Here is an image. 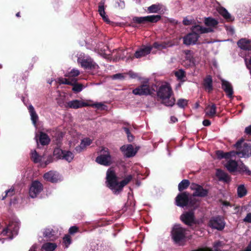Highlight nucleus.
Here are the masks:
<instances>
[{
    "mask_svg": "<svg viewBox=\"0 0 251 251\" xmlns=\"http://www.w3.org/2000/svg\"><path fill=\"white\" fill-rule=\"evenodd\" d=\"M234 147L236 149L235 151H231L228 152L224 153L221 151H217V157H236L238 155L241 157L247 156V157L251 156V145L249 144L244 143V139L241 138L234 145Z\"/></svg>",
    "mask_w": 251,
    "mask_h": 251,
    "instance_id": "f257e3e1",
    "label": "nucleus"
},
{
    "mask_svg": "<svg viewBox=\"0 0 251 251\" xmlns=\"http://www.w3.org/2000/svg\"><path fill=\"white\" fill-rule=\"evenodd\" d=\"M132 178V176L128 175L124 180L118 182L114 172L111 169H108L107 171V185L116 194H119L122 190L123 188L127 184Z\"/></svg>",
    "mask_w": 251,
    "mask_h": 251,
    "instance_id": "f03ea898",
    "label": "nucleus"
},
{
    "mask_svg": "<svg viewBox=\"0 0 251 251\" xmlns=\"http://www.w3.org/2000/svg\"><path fill=\"white\" fill-rule=\"evenodd\" d=\"M173 92L171 86L162 85L157 91V96L162 100V103L167 106H173L176 101L174 97H172Z\"/></svg>",
    "mask_w": 251,
    "mask_h": 251,
    "instance_id": "7ed1b4c3",
    "label": "nucleus"
},
{
    "mask_svg": "<svg viewBox=\"0 0 251 251\" xmlns=\"http://www.w3.org/2000/svg\"><path fill=\"white\" fill-rule=\"evenodd\" d=\"M226 159L224 166L229 172H238L247 175H251V171L240 160H235L231 158H226Z\"/></svg>",
    "mask_w": 251,
    "mask_h": 251,
    "instance_id": "20e7f679",
    "label": "nucleus"
},
{
    "mask_svg": "<svg viewBox=\"0 0 251 251\" xmlns=\"http://www.w3.org/2000/svg\"><path fill=\"white\" fill-rule=\"evenodd\" d=\"M196 201L192 198H189V194L186 192L180 193L176 198V204L180 207H184L189 205L194 206L195 205Z\"/></svg>",
    "mask_w": 251,
    "mask_h": 251,
    "instance_id": "39448f33",
    "label": "nucleus"
},
{
    "mask_svg": "<svg viewBox=\"0 0 251 251\" xmlns=\"http://www.w3.org/2000/svg\"><path fill=\"white\" fill-rule=\"evenodd\" d=\"M19 228V224L16 222H11L3 229L1 232L2 236H7V238L12 239L14 236L17 234Z\"/></svg>",
    "mask_w": 251,
    "mask_h": 251,
    "instance_id": "423d86ee",
    "label": "nucleus"
},
{
    "mask_svg": "<svg viewBox=\"0 0 251 251\" xmlns=\"http://www.w3.org/2000/svg\"><path fill=\"white\" fill-rule=\"evenodd\" d=\"M161 19V16L159 15H152L145 17H135L133 18L134 23L139 24H145L146 23H156Z\"/></svg>",
    "mask_w": 251,
    "mask_h": 251,
    "instance_id": "0eeeda50",
    "label": "nucleus"
},
{
    "mask_svg": "<svg viewBox=\"0 0 251 251\" xmlns=\"http://www.w3.org/2000/svg\"><path fill=\"white\" fill-rule=\"evenodd\" d=\"M172 236L176 243L182 241L185 237V230L179 225H175L172 231Z\"/></svg>",
    "mask_w": 251,
    "mask_h": 251,
    "instance_id": "6e6552de",
    "label": "nucleus"
},
{
    "mask_svg": "<svg viewBox=\"0 0 251 251\" xmlns=\"http://www.w3.org/2000/svg\"><path fill=\"white\" fill-rule=\"evenodd\" d=\"M132 93L135 95L148 96L151 94V87L147 82H144L133 89Z\"/></svg>",
    "mask_w": 251,
    "mask_h": 251,
    "instance_id": "1a4fd4ad",
    "label": "nucleus"
},
{
    "mask_svg": "<svg viewBox=\"0 0 251 251\" xmlns=\"http://www.w3.org/2000/svg\"><path fill=\"white\" fill-rule=\"evenodd\" d=\"M43 190V185L42 183L37 181H33L29 188V194L30 197L34 198L36 197L41 191Z\"/></svg>",
    "mask_w": 251,
    "mask_h": 251,
    "instance_id": "9d476101",
    "label": "nucleus"
},
{
    "mask_svg": "<svg viewBox=\"0 0 251 251\" xmlns=\"http://www.w3.org/2000/svg\"><path fill=\"white\" fill-rule=\"evenodd\" d=\"M209 226L212 228L220 230L224 228L225 223L223 218L216 217L211 219L209 223Z\"/></svg>",
    "mask_w": 251,
    "mask_h": 251,
    "instance_id": "9b49d317",
    "label": "nucleus"
},
{
    "mask_svg": "<svg viewBox=\"0 0 251 251\" xmlns=\"http://www.w3.org/2000/svg\"><path fill=\"white\" fill-rule=\"evenodd\" d=\"M43 177L45 180L52 183H56L62 180V177L57 172L53 171H50L45 173Z\"/></svg>",
    "mask_w": 251,
    "mask_h": 251,
    "instance_id": "f8f14e48",
    "label": "nucleus"
},
{
    "mask_svg": "<svg viewBox=\"0 0 251 251\" xmlns=\"http://www.w3.org/2000/svg\"><path fill=\"white\" fill-rule=\"evenodd\" d=\"M120 150L125 155V157H133L137 153L138 149L134 148L133 145H126L120 148Z\"/></svg>",
    "mask_w": 251,
    "mask_h": 251,
    "instance_id": "ddd939ff",
    "label": "nucleus"
},
{
    "mask_svg": "<svg viewBox=\"0 0 251 251\" xmlns=\"http://www.w3.org/2000/svg\"><path fill=\"white\" fill-rule=\"evenodd\" d=\"M200 37V35L191 32L183 37V43L187 46L195 45Z\"/></svg>",
    "mask_w": 251,
    "mask_h": 251,
    "instance_id": "4468645a",
    "label": "nucleus"
},
{
    "mask_svg": "<svg viewBox=\"0 0 251 251\" xmlns=\"http://www.w3.org/2000/svg\"><path fill=\"white\" fill-rule=\"evenodd\" d=\"M152 49L151 46H142L135 52L133 57L140 58L145 56L151 53Z\"/></svg>",
    "mask_w": 251,
    "mask_h": 251,
    "instance_id": "2eb2a0df",
    "label": "nucleus"
},
{
    "mask_svg": "<svg viewBox=\"0 0 251 251\" xmlns=\"http://www.w3.org/2000/svg\"><path fill=\"white\" fill-rule=\"evenodd\" d=\"M43 236L50 240L54 241L58 238L57 231L51 227H46L42 231Z\"/></svg>",
    "mask_w": 251,
    "mask_h": 251,
    "instance_id": "dca6fc26",
    "label": "nucleus"
},
{
    "mask_svg": "<svg viewBox=\"0 0 251 251\" xmlns=\"http://www.w3.org/2000/svg\"><path fill=\"white\" fill-rule=\"evenodd\" d=\"M190 188L195 191L193 193L194 196L204 197L207 194V191L203 189L201 186L197 184L193 183L191 185Z\"/></svg>",
    "mask_w": 251,
    "mask_h": 251,
    "instance_id": "f3484780",
    "label": "nucleus"
},
{
    "mask_svg": "<svg viewBox=\"0 0 251 251\" xmlns=\"http://www.w3.org/2000/svg\"><path fill=\"white\" fill-rule=\"evenodd\" d=\"M78 62L80 63L81 67L85 69H95L97 66L91 59H78Z\"/></svg>",
    "mask_w": 251,
    "mask_h": 251,
    "instance_id": "a211bd4d",
    "label": "nucleus"
},
{
    "mask_svg": "<svg viewBox=\"0 0 251 251\" xmlns=\"http://www.w3.org/2000/svg\"><path fill=\"white\" fill-rule=\"evenodd\" d=\"M241 49L244 50H251V40L247 38H241L237 43Z\"/></svg>",
    "mask_w": 251,
    "mask_h": 251,
    "instance_id": "6ab92c4d",
    "label": "nucleus"
},
{
    "mask_svg": "<svg viewBox=\"0 0 251 251\" xmlns=\"http://www.w3.org/2000/svg\"><path fill=\"white\" fill-rule=\"evenodd\" d=\"M222 88L224 90L228 98H230L233 97V88L231 84L228 81L225 80H222Z\"/></svg>",
    "mask_w": 251,
    "mask_h": 251,
    "instance_id": "aec40b11",
    "label": "nucleus"
},
{
    "mask_svg": "<svg viewBox=\"0 0 251 251\" xmlns=\"http://www.w3.org/2000/svg\"><path fill=\"white\" fill-rule=\"evenodd\" d=\"M180 218L185 224L190 225L194 222V212L193 211L185 212L181 216Z\"/></svg>",
    "mask_w": 251,
    "mask_h": 251,
    "instance_id": "412c9836",
    "label": "nucleus"
},
{
    "mask_svg": "<svg viewBox=\"0 0 251 251\" xmlns=\"http://www.w3.org/2000/svg\"><path fill=\"white\" fill-rule=\"evenodd\" d=\"M33 162L37 164L38 166L45 168L53 161L51 158H32Z\"/></svg>",
    "mask_w": 251,
    "mask_h": 251,
    "instance_id": "4be33fe9",
    "label": "nucleus"
},
{
    "mask_svg": "<svg viewBox=\"0 0 251 251\" xmlns=\"http://www.w3.org/2000/svg\"><path fill=\"white\" fill-rule=\"evenodd\" d=\"M202 85L205 90L209 93L213 90V80L210 75H207L204 78Z\"/></svg>",
    "mask_w": 251,
    "mask_h": 251,
    "instance_id": "5701e85b",
    "label": "nucleus"
},
{
    "mask_svg": "<svg viewBox=\"0 0 251 251\" xmlns=\"http://www.w3.org/2000/svg\"><path fill=\"white\" fill-rule=\"evenodd\" d=\"M92 143V140L90 138L86 137L81 140L80 144L79 146L75 148L76 152H79L82 151L86 147L90 146Z\"/></svg>",
    "mask_w": 251,
    "mask_h": 251,
    "instance_id": "b1692460",
    "label": "nucleus"
},
{
    "mask_svg": "<svg viewBox=\"0 0 251 251\" xmlns=\"http://www.w3.org/2000/svg\"><path fill=\"white\" fill-rule=\"evenodd\" d=\"M72 155L71 151L63 150L60 147L54 149L53 155L55 157H70Z\"/></svg>",
    "mask_w": 251,
    "mask_h": 251,
    "instance_id": "393cba45",
    "label": "nucleus"
},
{
    "mask_svg": "<svg viewBox=\"0 0 251 251\" xmlns=\"http://www.w3.org/2000/svg\"><path fill=\"white\" fill-rule=\"evenodd\" d=\"M217 107L215 104L212 103L208 105L205 108V114L209 117L212 118L215 116Z\"/></svg>",
    "mask_w": 251,
    "mask_h": 251,
    "instance_id": "a878e982",
    "label": "nucleus"
},
{
    "mask_svg": "<svg viewBox=\"0 0 251 251\" xmlns=\"http://www.w3.org/2000/svg\"><path fill=\"white\" fill-rule=\"evenodd\" d=\"M38 141L42 146H46L50 144V139L47 133L41 131L39 134Z\"/></svg>",
    "mask_w": 251,
    "mask_h": 251,
    "instance_id": "bb28decb",
    "label": "nucleus"
},
{
    "mask_svg": "<svg viewBox=\"0 0 251 251\" xmlns=\"http://www.w3.org/2000/svg\"><path fill=\"white\" fill-rule=\"evenodd\" d=\"M216 176L220 181L228 182L230 179V177L226 173L220 169L217 170Z\"/></svg>",
    "mask_w": 251,
    "mask_h": 251,
    "instance_id": "cd10ccee",
    "label": "nucleus"
},
{
    "mask_svg": "<svg viewBox=\"0 0 251 251\" xmlns=\"http://www.w3.org/2000/svg\"><path fill=\"white\" fill-rule=\"evenodd\" d=\"M71 86H73L72 91L75 93L81 92L83 88V85L82 84L77 83V79L76 78L72 79Z\"/></svg>",
    "mask_w": 251,
    "mask_h": 251,
    "instance_id": "c85d7f7f",
    "label": "nucleus"
},
{
    "mask_svg": "<svg viewBox=\"0 0 251 251\" xmlns=\"http://www.w3.org/2000/svg\"><path fill=\"white\" fill-rule=\"evenodd\" d=\"M173 45V44H172L171 41L164 42L161 43L154 42L153 44V47L156 49L161 50L166 49L168 47H172Z\"/></svg>",
    "mask_w": 251,
    "mask_h": 251,
    "instance_id": "c756f323",
    "label": "nucleus"
},
{
    "mask_svg": "<svg viewBox=\"0 0 251 251\" xmlns=\"http://www.w3.org/2000/svg\"><path fill=\"white\" fill-rule=\"evenodd\" d=\"M28 110L31 116V120L34 125H36L38 120V116L34 109V107L32 105L28 106Z\"/></svg>",
    "mask_w": 251,
    "mask_h": 251,
    "instance_id": "7c9ffc66",
    "label": "nucleus"
},
{
    "mask_svg": "<svg viewBox=\"0 0 251 251\" xmlns=\"http://www.w3.org/2000/svg\"><path fill=\"white\" fill-rule=\"evenodd\" d=\"M95 161L103 166H109L113 163L112 158H96Z\"/></svg>",
    "mask_w": 251,
    "mask_h": 251,
    "instance_id": "2f4dec72",
    "label": "nucleus"
},
{
    "mask_svg": "<svg viewBox=\"0 0 251 251\" xmlns=\"http://www.w3.org/2000/svg\"><path fill=\"white\" fill-rule=\"evenodd\" d=\"M57 248V245L54 243L47 242L44 243L41 249L46 251H53Z\"/></svg>",
    "mask_w": 251,
    "mask_h": 251,
    "instance_id": "473e14b6",
    "label": "nucleus"
},
{
    "mask_svg": "<svg viewBox=\"0 0 251 251\" xmlns=\"http://www.w3.org/2000/svg\"><path fill=\"white\" fill-rule=\"evenodd\" d=\"M219 13L227 21H232L234 19V18H232L227 10L224 7H221L219 9Z\"/></svg>",
    "mask_w": 251,
    "mask_h": 251,
    "instance_id": "72a5a7b5",
    "label": "nucleus"
},
{
    "mask_svg": "<svg viewBox=\"0 0 251 251\" xmlns=\"http://www.w3.org/2000/svg\"><path fill=\"white\" fill-rule=\"evenodd\" d=\"M161 5L159 4H152L148 7L147 12L149 13H157L161 9Z\"/></svg>",
    "mask_w": 251,
    "mask_h": 251,
    "instance_id": "f704fd0d",
    "label": "nucleus"
},
{
    "mask_svg": "<svg viewBox=\"0 0 251 251\" xmlns=\"http://www.w3.org/2000/svg\"><path fill=\"white\" fill-rule=\"evenodd\" d=\"M98 153V157H111L108 149L104 147H100Z\"/></svg>",
    "mask_w": 251,
    "mask_h": 251,
    "instance_id": "c9c22d12",
    "label": "nucleus"
},
{
    "mask_svg": "<svg viewBox=\"0 0 251 251\" xmlns=\"http://www.w3.org/2000/svg\"><path fill=\"white\" fill-rule=\"evenodd\" d=\"M191 32L193 33L197 34L200 35L201 34L204 33V27L200 25H195L191 27Z\"/></svg>",
    "mask_w": 251,
    "mask_h": 251,
    "instance_id": "e433bc0d",
    "label": "nucleus"
},
{
    "mask_svg": "<svg viewBox=\"0 0 251 251\" xmlns=\"http://www.w3.org/2000/svg\"><path fill=\"white\" fill-rule=\"evenodd\" d=\"M204 24L207 26L214 27L218 24V22L214 18L208 17L205 18Z\"/></svg>",
    "mask_w": 251,
    "mask_h": 251,
    "instance_id": "4c0bfd02",
    "label": "nucleus"
},
{
    "mask_svg": "<svg viewBox=\"0 0 251 251\" xmlns=\"http://www.w3.org/2000/svg\"><path fill=\"white\" fill-rule=\"evenodd\" d=\"M68 106L70 108L77 109L81 108L80 101L77 100H73L68 102Z\"/></svg>",
    "mask_w": 251,
    "mask_h": 251,
    "instance_id": "58836bf2",
    "label": "nucleus"
},
{
    "mask_svg": "<svg viewBox=\"0 0 251 251\" xmlns=\"http://www.w3.org/2000/svg\"><path fill=\"white\" fill-rule=\"evenodd\" d=\"M175 76L177 79L180 81H184L183 78L186 77L185 72L182 69H179L175 73Z\"/></svg>",
    "mask_w": 251,
    "mask_h": 251,
    "instance_id": "ea45409f",
    "label": "nucleus"
},
{
    "mask_svg": "<svg viewBox=\"0 0 251 251\" xmlns=\"http://www.w3.org/2000/svg\"><path fill=\"white\" fill-rule=\"evenodd\" d=\"M190 182L187 179H183L178 184V190L181 191L183 190L186 189L189 185Z\"/></svg>",
    "mask_w": 251,
    "mask_h": 251,
    "instance_id": "a19ab883",
    "label": "nucleus"
},
{
    "mask_svg": "<svg viewBox=\"0 0 251 251\" xmlns=\"http://www.w3.org/2000/svg\"><path fill=\"white\" fill-rule=\"evenodd\" d=\"M247 194V190L243 185H241L237 188V194L239 197L241 198Z\"/></svg>",
    "mask_w": 251,
    "mask_h": 251,
    "instance_id": "79ce46f5",
    "label": "nucleus"
},
{
    "mask_svg": "<svg viewBox=\"0 0 251 251\" xmlns=\"http://www.w3.org/2000/svg\"><path fill=\"white\" fill-rule=\"evenodd\" d=\"M80 74L78 70L73 69L70 72L65 75V77L70 78H75L74 77L78 76Z\"/></svg>",
    "mask_w": 251,
    "mask_h": 251,
    "instance_id": "37998d69",
    "label": "nucleus"
},
{
    "mask_svg": "<svg viewBox=\"0 0 251 251\" xmlns=\"http://www.w3.org/2000/svg\"><path fill=\"white\" fill-rule=\"evenodd\" d=\"M72 78L69 77L68 78L59 77L58 78V82L59 84H67L71 85V84H72Z\"/></svg>",
    "mask_w": 251,
    "mask_h": 251,
    "instance_id": "c03bdc74",
    "label": "nucleus"
},
{
    "mask_svg": "<svg viewBox=\"0 0 251 251\" xmlns=\"http://www.w3.org/2000/svg\"><path fill=\"white\" fill-rule=\"evenodd\" d=\"M177 105L180 108H184L188 105V100L186 99H179L177 102Z\"/></svg>",
    "mask_w": 251,
    "mask_h": 251,
    "instance_id": "a18cd8bd",
    "label": "nucleus"
},
{
    "mask_svg": "<svg viewBox=\"0 0 251 251\" xmlns=\"http://www.w3.org/2000/svg\"><path fill=\"white\" fill-rule=\"evenodd\" d=\"M123 129L127 135L128 140L129 142H132L134 139V136L131 134L129 128L126 127H124Z\"/></svg>",
    "mask_w": 251,
    "mask_h": 251,
    "instance_id": "49530a36",
    "label": "nucleus"
},
{
    "mask_svg": "<svg viewBox=\"0 0 251 251\" xmlns=\"http://www.w3.org/2000/svg\"><path fill=\"white\" fill-rule=\"evenodd\" d=\"M213 247L215 251H222V249H223L224 247L221 242H217L214 244Z\"/></svg>",
    "mask_w": 251,
    "mask_h": 251,
    "instance_id": "de8ad7c7",
    "label": "nucleus"
},
{
    "mask_svg": "<svg viewBox=\"0 0 251 251\" xmlns=\"http://www.w3.org/2000/svg\"><path fill=\"white\" fill-rule=\"evenodd\" d=\"M104 1L101 0L99 3V9L98 11L100 15H101V13L104 14Z\"/></svg>",
    "mask_w": 251,
    "mask_h": 251,
    "instance_id": "09e8293b",
    "label": "nucleus"
},
{
    "mask_svg": "<svg viewBox=\"0 0 251 251\" xmlns=\"http://www.w3.org/2000/svg\"><path fill=\"white\" fill-rule=\"evenodd\" d=\"M15 193L14 189L13 187H11L9 190L5 191V195L4 196H3L2 198V200H4L6 197H10L13 196Z\"/></svg>",
    "mask_w": 251,
    "mask_h": 251,
    "instance_id": "8fccbe9b",
    "label": "nucleus"
},
{
    "mask_svg": "<svg viewBox=\"0 0 251 251\" xmlns=\"http://www.w3.org/2000/svg\"><path fill=\"white\" fill-rule=\"evenodd\" d=\"M63 242L66 245V247L68 248L71 243V237L69 235H65L63 238Z\"/></svg>",
    "mask_w": 251,
    "mask_h": 251,
    "instance_id": "3c124183",
    "label": "nucleus"
},
{
    "mask_svg": "<svg viewBox=\"0 0 251 251\" xmlns=\"http://www.w3.org/2000/svg\"><path fill=\"white\" fill-rule=\"evenodd\" d=\"M226 29L228 34H230V35H233L235 33L234 29L233 27L229 26H226Z\"/></svg>",
    "mask_w": 251,
    "mask_h": 251,
    "instance_id": "603ef678",
    "label": "nucleus"
},
{
    "mask_svg": "<svg viewBox=\"0 0 251 251\" xmlns=\"http://www.w3.org/2000/svg\"><path fill=\"white\" fill-rule=\"evenodd\" d=\"M243 221L245 222L251 223V213H248L244 219Z\"/></svg>",
    "mask_w": 251,
    "mask_h": 251,
    "instance_id": "864d4df0",
    "label": "nucleus"
},
{
    "mask_svg": "<svg viewBox=\"0 0 251 251\" xmlns=\"http://www.w3.org/2000/svg\"><path fill=\"white\" fill-rule=\"evenodd\" d=\"M92 107H94L97 108V109L101 108L102 106H103V104L100 102H96L91 105Z\"/></svg>",
    "mask_w": 251,
    "mask_h": 251,
    "instance_id": "5fc2aeb1",
    "label": "nucleus"
},
{
    "mask_svg": "<svg viewBox=\"0 0 251 251\" xmlns=\"http://www.w3.org/2000/svg\"><path fill=\"white\" fill-rule=\"evenodd\" d=\"M113 78L122 79L124 78V76L122 74H116L113 75Z\"/></svg>",
    "mask_w": 251,
    "mask_h": 251,
    "instance_id": "6e6d98bb",
    "label": "nucleus"
},
{
    "mask_svg": "<svg viewBox=\"0 0 251 251\" xmlns=\"http://www.w3.org/2000/svg\"><path fill=\"white\" fill-rule=\"evenodd\" d=\"M245 133L249 135H251V125L245 128Z\"/></svg>",
    "mask_w": 251,
    "mask_h": 251,
    "instance_id": "4d7b16f0",
    "label": "nucleus"
},
{
    "mask_svg": "<svg viewBox=\"0 0 251 251\" xmlns=\"http://www.w3.org/2000/svg\"><path fill=\"white\" fill-rule=\"evenodd\" d=\"M77 231V227L74 226H72L69 229V233L70 234H74Z\"/></svg>",
    "mask_w": 251,
    "mask_h": 251,
    "instance_id": "13d9d810",
    "label": "nucleus"
},
{
    "mask_svg": "<svg viewBox=\"0 0 251 251\" xmlns=\"http://www.w3.org/2000/svg\"><path fill=\"white\" fill-rule=\"evenodd\" d=\"M183 24L185 25H189L192 24V22L190 20H189L186 18H184L183 20Z\"/></svg>",
    "mask_w": 251,
    "mask_h": 251,
    "instance_id": "bf43d9fd",
    "label": "nucleus"
},
{
    "mask_svg": "<svg viewBox=\"0 0 251 251\" xmlns=\"http://www.w3.org/2000/svg\"><path fill=\"white\" fill-rule=\"evenodd\" d=\"M202 124L205 126H208L211 125V122L209 120L205 119L203 121Z\"/></svg>",
    "mask_w": 251,
    "mask_h": 251,
    "instance_id": "052dcab7",
    "label": "nucleus"
},
{
    "mask_svg": "<svg viewBox=\"0 0 251 251\" xmlns=\"http://www.w3.org/2000/svg\"><path fill=\"white\" fill-rule=\"evenodd\" d=\"M128 74L130 76L131 78H135L137 77V74L132 71H129Z\"/></svg>",
    "mask_w": 251,
    "mask_h": 251,
    "instance_id": "680f3d73",
    "label": "nucleus"
},
{
    "mask_svg": "<svg viewBox=\"0 0 251 251\" xmlns=\"http://www.w3.org/2000/svg\"><path fill=\"white\" fill-rule=\"evenodd\" d=\"M204 33L211 32L213 29L211 27H204Z\"/></svg>",
    "mask_w": 251,
    "mask_h": 251,
    "instance_id": "e2e57ef3",
    "label": "nucleus"
},
{
    "mask_svg": "<svg viewBox=\"0 0 251 251\" xmlns=\"http://www.w3.org/2000/svg\"><path fill=\"white\" fill-rule=\"evenodd\" d=\"M31 157H40V156H39V155L38 154V153L36 151H34L31 152Z\"/></svg>",
    "mask_w": 251,
    "mask_h": 251,
    "instance_id": "0e129e2a",
    "label": "nucleus"
},
{
    "mask_svg": "<svg viewBox=\"0 0 251 251\" xmlns=\"http://www.w3.org/2000/svg\"><path fill=\"white\" fill-rule=\"evenodd\" d=\"M37 248L38 246L37 245H33L28 251H36L35 250Z\"/></svg>",
    "mask_w": 251,
    "mask_h": 251,
    "instance_id": "69168bd1",
    "label": "nucleus"
},
{
    "mask_svg": "<svg viewBox=\"0 0 251 251\" xmlns=\"http://www.w3.org/2000/svg\"><path fill=\"white\" fill-rule=\"evenodd\" d=\"M80 106H81V107H85V106H91V105H89V104H88V103H86V102H81V101H80Z\"/></svg>",
    "mask_w": 251,
    "mask_h": 251,
    "instance_id": "338daca9",
    "label": "nucleus"
},
{
    "mask_svg": "<svg viewBox=\"0 0 251 251\" xmlns=\"http://www.w3.org/2000/svg\"><path fill=\"white\" fill-rule=\"evenodd\" d=\"M171 121L172 123H175L177 121V119L175 116H171Z\"/></svg>",
    "mask_w": 251,
    "mask_h": 251,
    "instance_id": "774afa93",
    "label": "nucleus"
}]
</instances>
